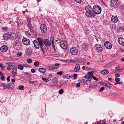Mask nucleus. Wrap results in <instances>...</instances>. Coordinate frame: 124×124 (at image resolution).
<instances>
[{
    "instance_id": "c03bdc74",
    "label": "nucleus",
    "mask_w": 124,
    "mask_h": 124,
    "mask_svg": "<svg viewBox=\"0 0 124 124\" xmlns=\"http://www.w3.org/2000/svg\"><path fill=\"white\" fill-rule=\"evenodd\" d=\"M31 52H27V54L29 55L30 56V55L31 54Z\"/></svg>"
},
{
    "instance_id": "13d9d810",
    "label": "nucleus",
    "mask_w": 124,
    "mask_h": 124,
    "mask_svg": "<svg viewBox=\"0 0 124 124\" xmlns=\"http://www.w3.org/2000/svg\"><path fill=\"white\" fill-rule=\"evenodd\" d=\"M77 76V75L76 74H74V79H76V77Z\"/></svg>"
},
{
    "instance_id": "4468645a",
    "label": "nucleus",
    "mask_w": 124,
    "mask_h": 124,
    "mask_svg": "<svg viewBox=\"0 0 124 124\" xmlns=\"http://www.w3.org/2000/svg\"><path fill=\"white\" fill-rule=\"evenodd\" d=\"M0 49L1 51L4 52H6L8 50V47L7 46L3 45L1 47Z\"/></svg>"
},
{
    "instance_id": "ea45409f",
    "label": "nucleus",
    "mask_w": 124,
    "mask_h": 124,
    "mask_svg": "<svg viewBox=\"0 0 124 124\" xmlns=\"http://www.w3.org/2000/svg\"><path fill=\"white\" fill-rule=\"evenodd\" d=\"M0 67L2 70L4 69V66H2V64L1 63H0Z\"/></svg>"
},
{
    "instance_id": "7c9ffc66",
    "label": "nucleus",
    "mask_w": 124,
    "mask_h": 124,
    "mask_svg": "<svg viewBox=\"0 0 124 124\" xmlns=\"http://www.w3.org/2000/svg\"><path fill=\"white\" fill-rule=\"evenodd\" d=\"M34 65L35 67H37L39 65V63L38 61H36L34 63Z\"/></svg>"
},
{
    "instance_id": "72a5a7b5",
    "label": "nucleus",
    "mask_w": 124,
    "mask_h": 124,
    "mask_svg": "<svg viewBox=\"0 0 124 124\" xmlns=\"http://www.w3.org/2000/svg\"><path fill=\"white\" fill-rule=\"evenodd\" d=\"M27 62L29 63H30L32 62V60L31 59H28L27 60Z\"/></svg>"
},
{
    "instance_id": "c85d7f7f",
    "label": "nucleus",
    "mask_w": 124,
    "mask_h": 124,
    "mask_svg": "<svg viewBox=\"0 0 124 124\" xmlns=\"http://www.w3.org/2000/svg\"><path fill=\"white\" fill-rule=\"evenodd\" d=\"M2 31H7L8 30V28L6 27H2Z\"/></svg>"
},
{
    "instance_id": "4c0bfd02",
    "label": "nucleus",
    "mask_w": 124,
    "mask_h": 124,
    "mask_svg": "<svg viewBox=\"0 0 124 124\" xmlns=\"http://www.w3.org/2000/svg\"><path fill=\"white\" fill-rule=\"evenodd\" d=\"M87 74L89 76H91L92 77L93 75V74L92 73V72L91 71L88 72L87 73Z\"/></svg>"
},
{
    "instance_id": "de8ad7c7",
    "label": "nucleus",
    "mask_w": 124,
    "mask_h": 124,
    "mask_svg": "<svg viewBox=\"0 0 124 124\" xmlns=\"http://www.w3.org/2000/svg\"><path fill=\"white\" fill-rule=\"evenodd\" d=\"M76 85L77 87H79L80 86V84L79 83H77L76 84Z\"/></svg>"
},
{
    "instance_id": "69168bd1",
    "label": "nucleus",
    "mask_w": 124,
    "mask_h": 124,
    "mask_svg": "<svg viewBox=\"0 0 124 124\" xmlns=\"http://www.w3.org/2000/svg\"><path fill=\"white\" fill-rule=\"evenodd\" d=\"M2 75H3V73L2 72L0 71V75L1 76H2Z\"/></svg>"
},
{
    "instance_id": "864d4df0",
    "label": "nucleus",
    "mask_w": 124,
    "mask_h": 124,
    "mask_svg": "<svg viewBox=\"0 0 124 124\" xmlns=\"http://www.w3.org/2000/svg\"><path fill=\"white\" fill-rule=\"evenodd\" d=\"M91 81L90 80H86V84L88 83Z\"/></svg>"
},
{
    "instance_id": "09e8293b",
    "label": "nucleus",
    "mask_w": 124,
    "mask_h": 124,
    "mask_svg": "<svg viewBox=\"0 0 124 124\" xmlns=\"http://www.w3.org/2000/svg\"><path fill=\"white\" fill-rule=\"evenodd\" d=\"M92 78H93L94 80H97V79L96 78V77H95L93 75L92 76Z\"/></svg>"
},
{
    "instance_id": "338daca9",
    "label": "nucleus",
    "mask_w": 124,
    "mask_h": 124,
    "mask_svg": "<svg viewBox=\"0 0 124 124\" xmlns=\"http://www.w3.org/2000/svg\"><path fill=\"white\" fill-rule=\"evenodd\" d=\"M26 11H22V12L23 13V14H24L25 13V12Z\"/></svg>"
},
{
    "instance_id": "4d7b16f0",
    "label": "nucleus",
    "mask_w": 124,
    "mask_h": 124,
    "mask_svg": "<svg viewBox=\"0 0 124 124\" xmlns=\"http://www.w3.org/2000/svg\"><path fill=\"white\" fill-rule=\"evenodd\" d=\"M52 47H54L55 46H54V43L53 41V40L52 42Z\"/></svg>"
},
{
    "instance_id": "9d476101",
    "label": "nucleus",
    "mask_w": 124,
    "mask_h": 124,
    "mask_svg": "<svg viewBox=\"0 0 124 124\" xmlns=\"http://www.w3.org/2000/svg\"><path fill=\"white\" fill-rule=\"evenodd\" d=\"M22 42L23 44L26 45H29L30 43V40L27 38H25L23 39Z\"/></svg>"
},
{
    "instance_id": "603ef678",
    "label": "nucleus",
    "mask_w": 124,
    "mask_h": 124,
    "mask_svg": "<svg viewBox=\"0 0 124 124\" xmlns=\"http://www.w3.org/2000/svg\"><path fill=\"white\" fill-rule=\"evenodd\" d=\"M115 76L116 77H119L120 75L118 73H116L115 74Z\"/></svg>"
},
{
    "instance_id": "bb28decb",
    "label": "nucleus",
    "mask_w": 124,
    "mask_h": 124,
    "mask_svg": "<svg viewBox=\"0 0 124 124\" xmlns=\"http://www.w3.org/2000/svg\"><path fill=\"white\" fill-rule=\"evenodd\" d=\"M25 66H23L19 64L18 65V68L19 69L21 70H23V69L24 67Z\"/></svg>"
},
{
    "instance_id": "f8f14e48",
    "label": "nucleus",
    "mask_w": 124,
    "mask_h": 124,
    "mask_svg": "<svg viewBox=\"0 0 124 124\" xmlns=\"http://www.w3.org/2000/svg\"><path fill=\"white\" fill-rule=\"evenodd\" d=\"M59 66V64L52 65L48 67V69L49 70L56 69Z\"/></svg>"
},
{
    "instance_id": "5fc2aeb1",
    "label": "nucleus",
    "mask_w": 124,
    "mask_h": 124,
    "mask_svg": "<svg viewBox=\"0 0 124 124\" xmlns=\"http://www.w3.org/2000/svg\"><path fill=\"white\" fill-rule=\"evenodd\" d=\"M78 3H80L81 2V0H75Z\"/></svg>"
},
{
    "instance_id": "9b49d317",
    "label": "nucleus",
    "mask_w": 124,
    "mask_h": 124,
    "mask_svg": "<svg viewBox=\"0 0 124 124\" xmlns=\"http://www.w3.org/2000/svg\"><path fill=\"white\" fill-rule=\"evenodd\" d=\"M51 44L49 41L47 39H44L43 46L45 45L46 46H49L51 45Z\"/></svg>"
},
{
    "instance_id": "37998d69",
    "label": "nucleus",
    "mask_w": 124,
    "mask_h": 124,
    "mask_svg": "<svg viewBox=\"0 0 124 124\" xmlns=\"http://www.w3.org/2000/svg\"><path fill=\"white\" fill-rule=\"evenodd\" d=\"M103 85H104L105 86H106L108 88H110V87H111V86L108 85L106 84H104Z\"/></svg>"
},
{
    "instance_id": "dca6fc26",
    "label": "nucleus",
    "mask_w": 124,
    "mask_h": 124,
    "mask_svg": "<svg viewBox=\"0 0 124 124\" xmlns=\"http://www.w3.org/2000/svg\"><path fill=\"white\" fill-rule=\"evenodd\" d=\"M17 70V68L15 67L12 70V75L14 76H16Z\"/></svg>"
},
{
    "instance_id": "58836bf2",
    "label": "nucleus",
    "mask_w": 124,
    "mask_h": 124,
    "mask_svg": "<svg viewBox=\"0 0 124 124\" xmlns=\"http://www.w3.org/2000/svg\"><path fill=\"white\" fill-rule=\"evenodd\" d=\"M105 87H102L101 88L99 91L100 92H101L103 91Z\"/></svg>"
},
{
    "instance_id": "680f3d73",
    "label": "nucleus",
    "mask_w": 124,
    "mask_h": 124,
    "mask_svg": "<svg viewBox=\"0 0 124 124\" xmlns=\"http://www.w3.org/2000/svg\"><path fill=\"white\" fill-rule=\"evenodd\" d=\"M82 60V62L84 63H85L86 62V60L85 59H83Z\"/></svg>"
},
{
    "instance_id": "e433bc0d",
    "label": "nucleus",
    "mask_w": 124,
    "mask_h": 124,
    "mask_svg": "<svg viewBox=\"0 0 124 124\" xmlns=\"http://www.w3.org/2000/svg\"><path fill=\"white\" fill-rule=\"evenodd\" d=\"M25 33L26 34V35L28 36V37H29L30 36V33L28 31H26L25 32Z\"/></svg>"
},
{
    "instance_id": "7ed1b4c3",
    "label": "nucleus",
    "mask_w": 124,
    "mask_h": 124,
    "mask_svg": "<svg viewBox=\"0 0 124 124\" xmlns=\"http://www.w3.org/2000/svg\"><path fill=\"white\" fill-rule=\"evenodd\" d=\"M22 44L19 42H16L13 44L14 48L16 50H19L22 47Z\"/></svg>"
},
{
    "instance_id": "6e6552de",
    "label": "nucleus",
    "mask_w": 124,
    "mask_h": 124,
    "mask_svg": "<svg viewBox=\"0 0 124 124\" xmlns=\"http://www.w3.org/2000/svg\"><path fill=\"white\" fill-rule=\"evenodd\" d=\"M104 45L105 47L109 49H110L112 47V45L109 41H106L104 43Z\"/></svg>"
},
{
    "instance_id": "f257e3e1",
    "label": "nucleus",
    "mask_w": 124,
    "mask_h": 124,
    "mask_svg": "<svg viewBox=\"0 0 124 124\" xmlns=\"http://www.w3.org/2000/svg\"><path fill=\"white\" fill-rule=\"evenodd\" d=\"M85 9L86 11V15L90 17H94L95 14H99L101 11V8L98 5L94 6L92 9L90 6H86L85 7Z\"/></svg>"
},
{
    "instance_id": "423d86ee",
    "label": "nucleus",
    "mask_w": 124,
    "mask_h": 124,
    "mask_svg": "<svg viewBox=\"0 0 124 124\" xmlns=\"http://www.w3.org/2000/svg\"><path fill=\"white\" fill-rule=\"evenodd\" d=\"M40 29L42 32L45 33L47 31V29L46 26L44 24H42L41 25Z\"/></svg>"
},
{
    "instance_id": "774afa93",
    "label": "nucleus",
    "mask_w": 124,
    "mask_h": 124,
    "mask_svg": "<svg viewBox=\"0 0 124 124\" xmlns=\"http://www.w3.org/2000/svg\"><path fill=\"white\" fill-rule=\"evenodd\" d=\"M103 123L104 124H109L108 123H106V122H103Z\"/></svg>"
},
{
    "instance_id": "393cba45",
    "label": "nucleus",
    "mask_w": 124,
    "mask_h": 124,
    "mask_svg": "<svg viewBox=\"0 0 124 124\" xmlns=\"http://www.w3.org/2000/svg\"><path fill=\"white\" fill-rule=\"evenodd\" d=\"M116 70L114 72V73H116L118 71H119V72L122 71V69H120L119 68V67H116Z\"/></svg>"
},
{
    "instance_id": "49530a36",
    "label": "nucleus",
    "mask_w": 124,
    "mask_h": 124,
    "mask_svg": "<svg viewBox=\"0 0 124 124\" xmlns=\"http://www.w3.org/2000/svg\"><path fill=\"white\" fill-rule=\"evenodd\" d=\"M57 74L58 75H62V72L61 71H60L57 72Z\"/></svg>"
},
{
    "instance_id": "f3484780",
    "label": "nucleus",
    "mask_w": 124,
    "mask_h": 124,
    "mask_svg": "<svg viewBox=\"0 0 124 124\" xmlns=\"http://www.w3.org/2000/svg\"><path fill=\"white\" fill-rule=\"evenodd\" d=\"M5 64V65H6L7 66H8L9 67L7 68V70L9 71H10L11 70V67L13 66L12 63H10L8 62L7 63H6Z\"/></svg>"
},
{
    "instance_id": "39448f33",
    "label": "nucleus",
    "mask_w": 124,
    "mask_h": 124,
    "mask_svg": "<svg viewBox=\"0 0 124 124\" xmlns=\"http://www.w3.org/2000/svg\"><path fill=\"white\" fill-rule=\"evenodd\" d=\"M70 51L71 53L73 55H76L78 52L77 49L76 47H72L70 49Z\"/></svg>"
},
{
    "instance_id": "f704fd0d",
    "label": "nucleus",
    "mask_w": 124,
    "mask_h": 124,
    "mask_svg": "<svg viewBox=\"0 0 124 124\" xmlns=\"http://www.w3.org/2000/svg\"><path fill=\"white\" fill-rule=\"evenodd\" d=\"M81 81L82 84H86V80L82 79L81 80Z\"/></svg>"
},
{
    "instance_id": "0e129e2a",
    "label": "nucleus",
    "mask_w": 124,
    "mask_h": 124,
    "mask_svg": "<svg viewBox=\"0 0 124 124\" xmlns=\"http://www.w3.org/2000/svg\"><path fill=\"white\" fill-rule=\"evenodd\" d=\"M121 60L122 61H124V57L121 58Z\"/></svg>"
},
{
    "instance_id": "412c9836",
    "label": "nucleus",
    "mask_w": 124,
    "mask_h": 124,
    "mask_svg": "<svg viewBox=\"0 0 124 124\" xmlns=\"http://www.w3.org/2000/svg\"><path fill=\"white\" fill-rule=\"evenodd\" d=\"M80 69V66L78 64H77L75 66L74 69V71L75 72L78 71Z\"/></svg>"
},
{
    "instance_id": "a18cd8bd",
    "label": "nucleus",
    "mask_w": 124,
    "mask_h": 124,
    "mask_svg": "<svg viewBox=\"0 0 124 124\" xmlns=\"http://www.w3.org/2000/svg\"><path fill=\"white\" fill-rule=\"evenodd\" d=\"M10 78V76H8L7 78V80L8 82H9L10 81V79H9Z\"/></svg>"
},
{
    "instance_id": "1a4fd4ad",
    "label": "nucleus",
    "mask_w": 124,
    "mask_h": 124,
    "mask_svg": "<svg viewBox=\"0 0 124 124\" xmlns=\"http://www.w3.org/2000/svg\"><path fill=\"white\" fill-rule=\"evenodd\" d=\"M117 0H111V3L110 5V6L112 7L113 6H117L118 3Z\"/></svg>"
},
{
    "instance_id": "cd10ccee",
    "label": "nucleus",
    "mask_w": 124,
    "mask_h": 124,
    "mask_svg": "<svg viewBox=\"0 0 124 124\" xmlns=\"http://www.w3.org/2000/svg\"><path fill=\"white\" fill-rule=\"evenodd\" d=\"M11 85H12L11 84L9 83H8L7 85L6 86V88L9 89L11 87Z\"/></svg>"
},
{
    "instance_id": "052dcab7",
    "label": "nucleus",
    "mask_w": 124,
    "mask_h": 124,
    "mask_svg": "<svg viewBox=\"0 0 124 124\" xmlns=\"http://www.w3.org/2000/svg\"><path fill=\"white\" fill-rule=\"evenodd\" d=\"M120 84L121 85L122 84V82H116V83H115V84H114V85H116V84Z\"/></svg>"
},
{
    "instance_id": "f03ea898",
    "label": "nucleus",
    "mask_w": 124,
    "mask_h": 124,
    "mask_svg": "<svg viewBox=\"0 0 124 124\" xmlns=\"http://www.w3.org/2000/svg\"><path fill=\"white\" fill-rule=\"evenodd\" d=\"M37 41L36 40H34L33 41V43L35 48L37 49H39V46H43V43L44 39L38 37L37 39Z\"/></svg>"
},
{
    "instance_id": "5701e85b",
    "label": "nucleus",
    "mask_w": 124,
    "mask_h": 124,
    "mask_svg": "<svg viewBox=\"0 0 124 124\" xmlns=\"http://www.w3.org/2000/svg\"><path fill=\"white\" fill-rule=\"evenodd\" d=\"M63 77L65 78H71L72 77L69 74H65L63 76Z\"/></svg>"
},
{
    "instance_id": "aec40b11",
    "label": "nucleus",
    "mask_w": 124,
    "mask_h": 124,
    "mask_svg": "<svg viewBox=\"0 0 124 124\" xmlns=\"http://www.w3.org/2000/svg\"><path fill=\"white\" fill-rule=\"evenodd\" d=\"M9 36V39H13L15 38L16 37V35L13 33H11L8 34Z\"/></svg>"
},
{
    "instance_id": "b1692460",
    "label": "nucleus",
    "mask_w": 124,
    "mask_h": 124,
    "mask_svg": "<svg viewBox=\"0 0 124 124\" xmlns=\"http://www.w3.org/2000/svg\"><path fill=\"white\" fill-rule=\"evenodd\" d=\"M108 70H104L102 71L101 72L103 74H105L108 73Z\"/></svg>"
},
{
    "instance_id": "bf43d9fd",
    "label": "nucleus",
    "mask_w": 124,
    "mask_h": 124,
    "mask_svg": "<svg viewBox=\"0 0 124 124\" xmlns=\"http://www.w3.org/2000/svg\"><path fill=\"white\" fill-rule=\"evenodd\" d=\"M1 85L3 87H5V86L6 87V85H5V83H2Z\"/></svg>"
},
{
    "instance_id": "3c124183",
    "label": "nucleus",
    "mask_w": 124,
    "mask_h": 124,
    "mask_svg": "<svg viewBox=\"0 0 124 124\" xmlns=\"http://www.w3.org/2000/svg\"><path fill=\"white\" fill-rule=\"evenodd\" d=\"M31 72L34 73L35 72V70L33 69H32L31 70Z\"/></svg>"
},
{
    "instance_id": "6e6d98bb",
    "label": "nucleus",
    "mask_w": 124,
    "mask_h": 124,
    "mask_svg": "<svg viewBox=\"0 0 124 124\" xmlns=\"http://www.w3.org/2000/svg\"><path fill=\"white\" fill-rule=\"evenodd\" d=\"M42 46H39V47H40V49L41 50L42 52H43V48L42 47Z\"/></svg>"
},
{
    "instance_id": "4be33fe9",
    "label": "nucleus",
    "mask_w": 124,
    "mask_h": 124,
    "mask_svg": "<svg viewBox=\"0 0 124 124\" xmlns=\"http://www.w3.org/2000/svg\"><path fill=\"white\" fill-rule=\"evenodd\" d=\"M38 71L44 73L46 71V70L44 68H41L39 69Z\"/></svg>"
},
{
    "instance_id": "a211bd4d",
    "label": "nucleus",
    "mask_w": 124,
    "mask_h": 124,
    "mask_svg": "<svg viewBox=\"0 0 124 124\" xmlns=\"http://www.w3.org/2000/svg\"><path fill=\"white\" fill-rule=\"evenodd\" d=\"M9 36L7 33L4 34L3 35V37L4 39L5 40H8L9 39Z\"/></svg>"
},
{
    "instance_id": "0eeeda50",
    "label": "nucleus",
    "mask_w": 124,
    "mask_h": 124,
    "mask_svg": "<svg viewBox=\"0 0 124 124\" xmlns=\"http://www.w3.org/2000/svg\"><path fill=\"white\" fill-rule=\"evenodd\" d=\"M94 49L97 52H100L102 51V48L99 44H96L94 47Z\"/></svg>"
},
{
    "instance_id": "e2e57ef3",
    "label": "nucleus",
    "mask_w": 124,
    "mask_h": 124,
    "mask_svg": "<svg viewBox=\"0 0 124 124\" xmlns=\"http://www.w3.org/2000/svg\"><path fill=\"white\" fill-rule=\"evenodd\" d=\"M11 81L12 82H14L16 81V80L15 79H11Z\"/></svg>"
},
{
    "instance_id": "79ce46f5",
    "label": "nucleus",
    "mask_w": 124,
    "mask_h": 124,
    "mask_svg": "<svg viewBox=\"0 0 124 124\" xmlns=\"http://www.w3.org/2000/svg\"><path fill=\"white\" fill-rule=\"evenodd\" d=\"M17 55L19 57L20 56L22 55V53H21L19 52L17 53Z\"/></svg>"
},
{
    "instance_id": "20e7f679",
    "label": "nucleus",
    "mask_w": 124,
    "mask_h": 124,
    "mask_svg": "<svg viewBox=\"0 0 124 124\" xmlns=\"http://www.w3.org/2000/svg\"><path fill=\"white\" fill-rule=\"evenodd\" d=\"M60 45L61 47L64 49L66 50L68 48L67 42L65 41L60 42Z\"/></svg>"
},
{
    "instance_id": "c9c22d12",
    "label": "nucleus",
    "mask_w": 124,
    "mask_h": 124,
    "mask_svg": "<svg viewBox=\"0 0 124 124\" xmlns=\"http://www.w3.org/2000/svg\"><path fill=\"white\" fill-rule=\"evenodd\" d=\"M63 93V89H60L59 91V93L60 94Z\"/></svg>"
},
{
    "instance_id": "473e14b6",
    "label": "nucleus",
    "mask_w": 124,
    "mask_h": 124,
    "mask_svg": "<svg viewBox=\"0 0 124 124\" xmlns=\"http://www.w3.org/2000/svg\"><path fill=\"white\" fill-rule=\"evenodd\" d=\"M19 88L21 90H22L24 89V86L21 85L19 86Z\"/></svg>"
},
{
    "instance_id": "a19ab883",
    "label": "nucleus",
    "mask_w": 124,
    "mask_h": 124,
    "mask_svg": "<svg viewBox=\"0 0 124 124\" xmlns=\"http://www.w3.org/2000/svg\"><path fill=\"white\" fill-rule=\"evenodd\" d=\"M115 81L116 82H119V78H115Z\"/></svg>"
},
{
    "instance_id": "a878e982",
    "label": "nucleus",
    "mask_w": 124,
    "mask_h": 124,
    "mask_svg": "<svg viewBox=\"0 0 124 124\" xmlns=\"http://www.w3.org/2000/svg\"><path fill=\"white\" fill-rule=\"evenodd\" d=\"M58 80L57 78H54L52 79V82L54 84H57V83Z\"/></svg>"
},
{
    "instance_id": "8fccbe9b",
    "label": "nucleus",
    "mask_w": 124,
    "mask_h": 124,
    "mask_svg": "<svg viewBox=\"0 0 124 124\" xmlns=\"http://www.w3.org/2000/svg\"><path fill=\"white\" fill-rule=\"evenodd\" d=\"M1 79L2 80H4V79L5 78V77L3 76V75H2V76H1Z\"/></svg>"
},
{
    "instance_id": "2f4dec72",
    "label": "nucleus",
    "mask_w": 124,
    "mask_h": 124,
    "mask_svg": "<svg viewBox=\"0 0 124 124\" xmlns=\"http://www.w3.org/2000/svg\"><path fill=\"white\" fill-rule=\"evenodd\" d=\"M84 78H88L89 80L92 79V77L86 75L84 77Z\"/></svg>"
},
{
    "instance_id": "2eb2a0df",
    "label": "nucleus",
    "mask_w": 124,
    "mask_h": 124,
    "mask_svg": "<svg viewBox=\"0 0 124 124\" xmlns=\"http://www.w3.org/2000/svg\"><path fill=\"white\" fill-rule=\"evenodd\" d=\"M118 20V19L116 16H113L111 17V20L114 23L117 22Z\"/></svg>"
},
{
    "instance_id": "c756f323",
    "label": "nucleus",
    "mask_w": 124,
    "mask_h": 124,
    "mask_svg": "<svg viewBox=\"0 0 124 124\" xmlns=\"http://www.w3.org/2000/svg\"><path fill=\"white\" fill-rule=\"evenodd\" d=\"M42 79L45 82H47L49 81V79L48 78H42Z\"/></svg>"
},
{
    "instance_id": "ddd939ff",
    "label": "nucleus",
    "mask_w": 124,
    "mask_h": 124,
    "mask_svg": "<svg viewBox=\"0 0 124 124\" xmlns=\"http://www.w3.org/2000/svg\"><path fill=\"white\" fill-rule=\"evenodd\" d=\"M118 41L120 44L124 46V38H118Z\"/></svg>"
},
{
    "instance_id": "6ab92c4d",
    "label": "nucleus",
    "mask_w": 124,
    "mask_h": 124,
    "mask_svg": "<svg viewBox=\"0 0 124 124\" xmlns=\"http://www.w3.org/2000/svg\"><path fill=\"white\" fill-rule=\"evenodd\" d=\"M81 46L83 49L84 50H86L88 48V45L86 43H84L82 44Z\"/></svg>"
}]
</instances>
